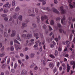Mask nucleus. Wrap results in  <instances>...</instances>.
I'll return each instance as SVG.
<instances>
[{"mask_svg": "<svg viewBox=\"0 0 75 75\" xmlns=\"http://www.w3.org/2000/svg\"><path fill=\"white\" fill-rule=\"evenodd\" d=\"M65 20V16L64 15L63 16V18L61 19V23L62 24H63L64 25H65L66 23H67V21H65L64 23V21Z\"/></svg>", "mask_w": 75, "mask_h": 75, "instance_id": "1", "label": "nucleus"}, {"mask_svg": "<svg viewBox=\"0 0 75 75\" xmlns=\"http://www.w3.org/2000/svg\"><path fill=\"white\" fill-rule=\"evenodd\" d=\"M60 9L61 11V14H64L65 13V11L64 10V7L63 6H62L60 7Z\"/></svg>", "mask_w": 75, "mask_h": 75, "instance_id": "2", "label": "nucleus"}, {"mask_svg": "<svg viewBox=\"0 0 75 75\" xmlns=\"http://www.w3.org/2000/svg\"><path fill=\"white\" fill-rule=\"evenodd\" d=\"M52 11H53V12H54V13H55L57 14H59V11H57V10L55 8H53L52 9Z\"/></svg>", "mask_w": 75, "mask_h": 75, "instance_id": "3", "label": "nucleus"}, {"mask_svg": "<svg viewBox=\"0 0 75 75\" xmlns=\"http://www.w3.org/2000/svg\"><path fill=\"white\" fill-rule=\"evenodd\" d=\"M70 64L72 65H73V69H74V68H75V62L73 61H71L70 62Z\"/></svg>", "mask_w": 75, "mask_h": 75, "instance_id": "4", "label": "nucleus"}, {"mask_svg": "<svg viewBox=\"0 0 75 75\" xmlns=\"http://www.w3.org/2000/svg\"><path fill=\"white\" fill-rule=\"evenodd\" d=\"M9 5V2H8L6 3L5 5H4L3 6V8H7L8 6Z\"/></svg>", "mask_w": 75, "mask_h": 75, "instance_id": "5", "label": "nucleus"}, {"mask_svg": "<svg viewBox=\"0 0 75 75\" xmlns=\"http://www.w3.org/2000/svg\"><path fill=\"white\" fill-rule=\"evenodd\" d=\"M47 18H48V17L46 16H44L43 17L42 16L41 17L42 21H43V20H45V19H47Z\"/></svg>", "mask_w": 75, "mask_h": 75, "instance_id": "6", "label": "nucleus"}, {"mask_svg": "<svg viewBox=\"0 0 75 75\" xmlns=\"http://www.w3.org/2000/svg\"><path fill=\"white\" fill-rule=\"evenodd\" d=\"M27 38H26V39L28 40V39H29V38H31L32 37V35L28 34L27 35Z\"/></svg>", "mask_w": 75, "mask_h": 75, "instance_id": "7", "label": "nucleus"}, {"mask_svg": "<svg viewBox=\"0 0 75 75\" xmlns=\"http://www.w3.org/2000/svg\"><path fill=\"white\" fill-rule=\"evenodd\" d=\"M27 72L25 70H23L22 72V75H26Z\"/></svg>", "mask_w": 75, "mask_h": 75, "instance_id": "8", "label": "nucleus"}, {"mask_svg": "<svg viewBox=\"0 0 75 75\" xmlns=\"http://www.w3.org/2000/svg\"><path fill=\"white\" fill-rule=\"evenodd\" d=\"M12 34L11 35V37H14L16 35V31L14 30H13L12 31Z\"/></svg>", "mask_w": 75, "mask_h": 75, "instance_id": "9", "label": "nucleus"}, {"mask_svg": "<svg viewBox=\"0 0 75 75\" xmlns=\"http://www.w3.org/2000/svg\"><path fill=\"white\" fill-rule=\"evenodd\" d=\"M66 43L67 45V47H69L70 46V43L69 42V41H67L66 42Z\"/></svg>", "mask_w": 75, "mask_h": 75, "instance_id": "10", "label": "nucleus"}, {"mask_svg": "<svg viewBox=\"0 0 75 75\" xmlns=\"http://www.w3.org/2000/svg\"><path fill=\"white\" fill-rule=\"evenodd\" d=\"M49 67H50L51 69H52L53 68H54V64H53V63H51L49 64Z\"/></svg>", "mask_w": 75, "mask_h": 75, "instance_id": "11", "label": "nucleus"}, {"mask_svg": "<svg viewBox=\"0 0 75 75\" xmlns=\"http://www.w3.org/2000/svg\"><path fill=\"white\" fill-rule=\"evenodd\" d=\"M44 1H45V0H38V1H43L42 3L43 5H44L45 4H46V2Z\"/></svg>", "mask_w": 75, "mask_h": 75, "instance_id": "12", "label": "nucleus"}, {"mask_svg": "<svg viewBox=\"0 0 75 75\" xmlns=\"http://www.w3.org/2000/svg\"><path fill=\"white\" fill-rule=\"evenodd\" d=\"M60 39H61V36H60V35H59L58 38H55V40L57 42V41H58V40H59Z\"/></svg>", "mask_w": 75, "mask_h": 75, "instance_id": "13", "label": "nucleus"}, {"mask_svg": "<svg viewBox=\"0 0 75 75\" xmlns=\"http://www.w3.org/2000/svg\"><path fill=\"white\" fill-rule=\"evenodd\" d=\"M59 31L60 33H64V34H65V33H66V32H65L64 30H62L61 29H59Z\"/></svg>", "mask_w": 75, "mask_h": 75, "instance_id": "14", "label": "nucleus"}, {"mask_svg": "<svg viewBox=\"0 0 75 75\" xmlns=\"http://www.w3.org/2000/svg\"><path fill=\"white\" fill-rule=\"evenodd\" d=\"M5 54H6V53L4 52L2 53V54H0V57H4V56L5 55Z\"/></svg>", "mask_w": 75, "mask_h": 75, "instance_id": "15", "label": "nucleus"}, {"mask_svg": "<svg viewBox=\"0 0 75 75\" xmlns=\"http://www.w3.org/2000/svg\"><path fill=\"white\" fill-rule=\"evenodd\" d=\"M34 36L36 37V39H38V38H39L38 37V33H36L35 34V33H34Z\"/></svg>", "mask_w": 75, "mask_h": 75, "instance_id": "16", "label": "nucleus"}, {"mask_svg": "<svg viewBox=\"0 0 75 75\" xmlns=\"http://www.w3.org/2000/svg\"><path fill=\"white\" fill-rule=\"evenodd\" d=\"M15 48L17 51H18V49H19V47L17 45H15Z\"/></svg>", "mask_w": 75, "mask_h": 75, "instance_id": "17", "label": "nucleus"}, {"mask_svg": "<svg viewBox=\"0 0 75 75\" xmlns=\"http://www.w3.org/2000/svg\"><path fill=\"white\" fill-rule=\"evenodd\" d=\"M7 66V64H3L1 66V68H2V69H4L6 67V66Z\"/></svg>", "mask_w": 75, "mask_h": 75, "instance_id": "18", "label": "nucleus"}, {"mask_svg": "<svg viewBox=\"0 0 75 75\" xmlns=\"http://www.w3.org/2000/svg\"><path fill=\"white\" fill-rule=\"evenodd\" d=\"M67 72H69V70H70V67L69 65H67Z\"/></svg>", "mask_w": 75, "mask_h": 75, "instance_id": "19", "label": "nucleus"}, {"mask_svg": "<svg viewBox=\"0 0 75 75\" xmlns=\"http://www.w3.org/2000/svg\"><path fill=\"white\" fill-rule=\"evenodd\" d=\"M16 4V2L15 1H13L12 2V6H15Z\"/></svg>", "mask_w": 75, "mask_h": 75, "instance_id": "20", "label": "nucleus"}, {"mask_svg": "<svg viewBox=\"0 0 75 75\" xmlns=\"http://www.w3.org/2000/svg\"><path fill=\"white\" fill-rule=\"evenodd\" d=\"M50 24L51 25H54V21L53 20H51Z\"/></svg>", "mask_w": 75, "mask_h": 75, "instance_id": "21", "label": "nucleus"}, {"mask_svg": "<svg viewBox=\"0 0 75 75\" xmlns=\"http://www.w3.org/2000/svg\"><path fill=\"white\" fill-rule=\"evenodd\" d=\"M22 25L23 27H27V25L25 23H22Z\"/></svg>", "mask_w": 75, "mask_h": 75, "instance_id": "22", "label": "nucleus"}, {"mask_svg": "<svg viewBox=\"0 0 75 75\" xmlns=\"http://www.w3.org/2000/svg\"><path fill=\"white\" fill-rule=\"evenodd\" d=\"M36 18L37 20L38 23H40V18L38 16H37L36 17Z\"/></svg>", "mask_w": 75, "mask_h": 75, "instance_id": "23", "label": "nucleus"}, {"mask_svg": "<svg viewBox=\"0 0 75 75\" xmlns=\"http://www.w3.org/2000/svg\"><path fill=\"white\" fill-rule=\"evenodd\" d=\"M17 40H19V41H21V39L20 38V37H19V35H17Z\"/></svg>", "mask_w": 75, "mask_h": 75, "instance_id": "24", "label": "nucleus"}, {"mask_svg": "<svg viewBox=\"0 0 75 75\" xmlns=\"http://www.w3.org/2000/svg\"><path fill=\"white\" fill-rule=\"evenodd\" d=\"M22 16H21V15H20L18 16V18L19 20H20L21 21L22 20Z\"/></svg>", "mask_w": 75, "mask_h": 75, "instance_id": "25", "label": "nucleus"}, {"mask_svg": "<svg viewBox=\"0 0 75 75\" xmlns=\"http://www.w3.org/2000/svg\"><path fill=\"white\" fill-rule=\"evenodd\" d=\"M20 10V8L18 6L16 7V9H15V11H18L19 10Z\"/></svg>", "mask_w": 75, "mask_h": 75, "instance_id": "26", "label": "nucleus"}, {"mask_svg": "<svg viewBox=\"0 0 75 75\" xmlns=\"http://www.w3.org/2000/svg\"><path fill=\"white\" fill-rule=\"evenodd\" d=\"M34 66H35V64L33 63L30 66V67L31 68H34Z\"/></svg>", "mask_w": 75, "mask_h": 75, "instance_id": "27", "label": "nucleus"}, {"mask_svg": "<svg viewBox=\"0 0 75 75\" xmlns=\"http://www.w3.org/2000/svg\"><path fill=\"white\" fill-rule=\"evenodd\" d=\"M8 11V10L7 9H5L4 11V13H7Z\"/></svg>", "mask_w": 75, "mask_h": 75, "instance_id": "28", "label": "nucleus"}, {"mask_svg": "<svg viewBox=\"0 0 75 75\" xmlns=\"http://www.w3.org/2000/svg\"><path fill=\"white\" fill-rule=\"evenodd\" d=\"M10 58H9L7 60V64H9V63H10Z\"/></svg>", "mask_w": 75, "mask_h": 75, "instance_id": "29", "label": "nucleus"}, {"mask_svg": "<svg viewBox=\"0 0 75 75\" xmlns=\"http://www.w3.org/2000/svg\"><path fill=\"white\" fill-rule=\"evenodd\" d=\"M16 16H17V13H15L14 15L13 16V18H15V19L16 18Z\"/></svg>", "mask_w": 75, "mask_h": 75, "instance_id": "30", "label": "nucleus"}, {"mask_svg": "<svg viewBox=\"0 0 75 75\" xmlns=\"http://www.w3.org/2000/svg\"><path fill=\"white\" fill-rule=\"evenodd\" d=\"M34 57V54L33 53H31L30 55V57L33 58Z\"/></svg>", "mask_w": 75, "mask_h": 75, "instance_id": "31", "label": "nucleus"}, {"mask_svg": "<svg viewBox=\"0 0 75 75\" xmlns=\"http://www.w3.org/2000/svg\"><path fill=\"white\" fill-rule=\"evenodd\" d=\"M11 51H14V47L13 46H11Z\"/></svg>", "mask_w": 75, "mask_h": 75, "instance_id": "32", "label": "nucleus"}, {"mask_svg": "<svg viewBox=\"0 0 75 75\" xmlns=\"http://www.w3.org/2000/svg\"><path fill=\"white\" fill-rule=\"evenodd\" d=\"M14 42H15L16 43H17L18 44H20V42H18L16 40H14Z\"/></svg>", "mask_w": 75, "mask_h": 75, "instance_id": "33", "label": "nucleus"}, {"mask_svg": "<svg viewBox=\"0 0 75 75\" xmlns=\"http://www.w3.org/2000/svg\"><path fill=\"white\" fill-rule=\"evenodd\" d=\"M54 54L56 56H57L58 55V51L57 50L55 51Z\"/></svg>", "mask_w": 75, "mask_h": 75, "instance_id": "34", "label": "nucleus"}, {"mask_svg": "<svg viewBox=\"0 0 75 75\" xmlns=\"http://www.w3.org/2000/svg\"><path fill=\"white\" fill-rule=\"evenodd\" d=\"M50 57H51L52 58H55V57H54V56L52 54H50Z\"/></svg>", "mask_w": 75, "mask_h": 75, "instance_id": "35", "label": "nucleus"}, {"mask_svg": "<svg viewBox=\"0 0 75 75\" xmlns=\"http://www.w3.org/2000/svg\"><path fill=\"white\" fill-rule=\"evenodd\" d=\"M72 34H71L70 35V36L69 37V39L70 41H71V40H72Z\"/></svg>", "mask_w": 75, "mask_h": 75, "instance_id": "36", "label": "nucleus"}, {"mask_svg": "<svg viewBox=\"0 0 75 75\" xmlns=\"http://www.w3.org/2000/svg\"><path fill=\"white\" fill-rule=\"evenodd\" d=\"M29 21H30V20L28 19H26L25 21V23H28V22H29Z\"/></svg>", "mask_w": 75, "mask_h": 75, "instance_id": "37", "label": "nucleus"}, {"mask_svg": "<svg viewBox=\"0 0 75 75\" xmlns=\"http://www.w3.org/2000/svg\"><path fill=\"white\" fill-rule=\"evenodd\" d=\"M11 20H12V21L13 23L14 22V20H13V19L12 18H11L9 20V21H11Z\"/></svg>", "mask_w": 75, "mask_h": 75, "instance_id": "38", "label": "nucleus"}, {"mask_svg": "<svg viewBox=\"0 0 75 75\" xmlns=\"http://www.w3.org/2000/svg\"><path fill=\"white\" fill-rule=\"evenodd\" d=\"M33 26L34 28H36V27H37L36 24H35V23L33 24Z\"/></svg>", "mask_w": 75, "mask_h": 75, "instance_id": "39", "label": "nucleus"}, {"mask_svg": "<svg viewBox=\"0 0 75 75\" xmlns=\"http://www.w3.org/2000/svg\"><path fill=\"white\" fill-rule=\"evenodd\" d=\"M43 28L44 29H46V28H47V26L45 25H44L43 26Z\"/></svg>", "mask_w": 75, "mask_h": 75, "instance_id": "40", "label": "nucleus"}, {"mask_svg": "<svg viewBox=\"0 0 75 75\" xmlns=\"http://www.w3.org/2000/svg\"><path fill=\"white\" fill-rule=\"evenodd\" d=\"M57 26H58V27H59V28H61V27H62V26L59 23L57 24Z\"/></svg>", "mask_w": 75, "mask_h": 75, "instance_id": "41", "label": "nucleus"}, {"mask_svg": "<svg viewBox=\"0 0 75 75\" xmlns=\"http://www.w3.org/2000/svg\"><path fill=\"white\" fill-rule=\"evenodd\" d=\"M48 27L50 31H51V30H52V28H51V27L49 25Z\"/></svg>", "mask_w": 75, "mask_h": 75, "instance_id": "42", "label": "nucleus"}, {"mask_svg": "<svg viewBox=\"0 0 75 75\" xmlns=\"http://www.w3.org/2000/svg\"><path fill=\"white\" fill-rule=\"evenodd\" d=\"M32 44H34V42H32L28 44V45L29 47L31 46Z\"/></svg>", "mask_w": 75, "mask_h": 75, "instance_id": "43", "label": "nucleus"}, {"mask_svg": "<svg viewBox=\"0 0 75 75\" xmlns=\"http://www.w3.org/2000/svg\"><path fill=\"white\" fill-rule=\"evenodd\" d=\"M57 66L58 67H59V64H60V63L59 62H57Z\"/></svg>", "mask_w": 75, "mask_h": 75, "instance_id": "44", "label": "nucleus"}, {"mask_svg": "<svg viewBox=\"0 0 75 75\" xmlns=\"http://www.w3.org/2000/svg\"><path fill=\"white\" fill-rule=\"evenodd\" d=\"M43 10H47L48 9V7H45L43 8Z\"/></svg>", "mask_w": 75, "mask_h": 75, "instance_id": "45", "label": "nucleus"}, {"mask_svg": "<svg viewBox=\"0 0 75 75\" xmlns=\"http://www.w3.org/2000/svg\"><path fill=\"white\" fill-rule=\"evenodd\" d=\"M69 6L70 8H74V6H72V5L69 4Z\"/></svg>", "mask_w": 75, "mask_h": 75, "instance_id": "46", "label": "nucleus"}, {"mask_svg": "<svg viewBox=\"0 0 75 75\" xmlns=\"http://www.w3.org/2000/svg\"><path fill=\"white\" fill-rule=\"evenodd\" d=\"M56 20L57 21H59L60 20H61V18L59 17H58L56 19Z\"/></svg>", "mask_w": 75, "mask_h": 75, "instance_id": "47", "label": "nucleus"}, {"mask_svg": "<svg viewBox=\"0 0 75 75\" xmlns=\"http://www.w3.org/2000/svg\"><path fill=\"white\" fill-rule=\"evenodd\" d=\"M35 14H33L31 15H29V16H31V17H34V16H35Z\"/></svg>", "mask_w": 75, "mask_h": 75, "instance_id": "48", "label": "nucleus"}, {"mask_svg": "<svg viewBox=\"0 0 75 75\" xmlns=\"http://www.w3.org/2000/svg\"><path fill=\"white\" fill-rule=\"evenodd\" d=\"M39 51L40 52H42V46H41L40 47V49H39Z\"/></svg>", "mask_w": 75, "mask_h": 75, "instance_id": "49", "label": "nucleus"}, {"mask_svg": "<svg viewBox=\"0 0 75 75\" xmlns=\"http://www.w3.org/2000/svg\"><path fill=\"white\" fill-rule=\"evenodd\" d=\"M50 47H51V48H53V47H54V45H53L52 44H50Z\"/></svg>", "mask_w": 75, "mask_h": 75, "instance_id": "50", "label": "nucleus"}, {"mask_svg": "<svg viewBox=\"0 0 75 75\" xmlns=\"http://www.w3.org/2000/svg\"><path fill=\"white\" fill-rule=\"evenodd\" d=\"M58 50L60 52L61 51H62V48L61 47H59L58 49Z\"/></svg>", "mask_w": 75, "mask_h": 75, "instance_id": "51", "label": "nucleus"}, {"mask_svg": "<svg viewBox=\"0 0 75 75\" xmlns=\"http://www.w3.org/2000/svg\"><path fill=\"white\" fill-rule=\"evenodd\" d=\"M17 67V64L16 63H15L14 64V68H16Z\"/></svg>", "mask_w": 75, "mask_h": 75, "instance_id": "52", "label": "nucleus"}, {"mask_svg": "<svg viewBox=\"0 0 75 75\" xmlns=\"http://www.w3.org/2000/svg\"><path fill=\"white\" fill-rule=\"evenodd\" d=\"M26 37V34H24L22 35V37Z\"/></svg>", "mask_w": 75, "mask_h": 75, "instance_id": "53", "label": "nucleus"}, {"mask_svg": "<svg viewBox=\"0 0 75 75\" xmlns=\"http://www.w3.org/2000/svg\"><path fill=\"white\" fill-rule=\"evenodd\" d=\"M54 2L55 4H57L58 3V1H57V0H54Z\"/></svg>", "mask_w": 75, "mask_h": 75, "instance_id": "54", "label": "nucleus"}, {"mask_svg": "<svg viewBox=\"0 0 75 75\" xmlns=\"http://www.w3.org/2000/svg\"><path fill=\"white\" fill-rule=\"evenodd\" d=\"M1 16L2 17H6V16H7V15L6 14H3Z\"/></svg>", "mask_w": 75, "mask_h": 75, "instance_id": "55", "label": "nucleus"}, {"mask_svg": "<svg viewBox=\"0 0 75 75\" xmlns=\"http://www.w3.org/2000/svg\"><path fill=\"white\" fill-rule=\"evenodd\" d=\"M6 75H9V73H8V71H6Z\"/></svg>", "mask_w": 75, "mask_h": 75, "instance_id": "56", "label": "nucleus"}, {"mask_svg": "<svg viewBox=\"0 0 75 75\" xmlns=\"http://www.w3.org/2000/svg\"><path fill=\"white\" fill-rule=\"evenodd\" d=\"M28 12L29 14H31V10H29Z\"/></svg>", "mask_w": 75, "mask_h": 75, "instance_id": "57", "label": "nucleus"}, {"mask_svg": "<svg viewBox=\"0 0 75 75\" xmlns=\"http://www.w3.org/2000/svg\"><path fill=\"white\" fill-rule=\"evenodd\" d=\"M38 69V67H37V66H35V67L34 68V69L35 70H37V69Z\"/></svg>", "mask_w": 75, "mask_h": 75, "instance_id": "58", "label": "nucleus"}, {"mask_svg": "<svg viewBox=\"0 0 75 75\" xmlns=\"http://www.w3.org/2000/svg\"><path fill=\"white\" fill-rule=\"evenodd\" d=\"M35 11L36 13H38V9H37V8H35Z\"/></svg>", "mask_w": 75, "mask_h": 75, "instance_id": "59", "label": "nucleus"}, {"mask_svg": "<svg viewBox=\"0 0 75 75\" xmlns=\"http://www.w3.org/2000/svg\"><path fill=\"white\" fill-rule=\"evenodd\" d=\"M18 63L20 64H21V60H18Z\"/></svg>", "mask_w": 75, "mask_h": 75, "instance_id": "60", "label": "nucleus"}, {"mask_svg": "<svg viewBox=\"0 0 75 75\" xmlns=\"http://www.w3.org/2000/svg\"><path fill=\"white\" fill-rule=\"evenodd\" d=\"M57 72V68H56L54 69V73H55Z\"/></svg>", "mask_w": 75, "mask_h": 75, "instance_id": "61", "label": "nucleus"}, {"mask_svg": "<svg viewBox=\"0 0 75 75\" xmlns=\"http://www.w3.org/2000/svg\"><path fill=\"white\" fill-rule=\"evenodd\" d=\"M72 17H69V21H71V20H72Z\"/></svg>", "mask_w": 75, "mask_h": 75, "instance_id": "62", "label": "nucleus"}, {"mask_svg": "<svg viewBox=\"0 0 75 75\" xmlns=\"http://www.w3.org/2000/svg\"><path fill=\"white\" fill-rule=\"evenodd\" d=\"M62 67H60L59 68V70H60V71H62Z\"/></svg>", "mask_w": 75, "mask_h": 75, "instance_id": "63", "label": "nucleus"}, {"mask_svg": "<svg viewBox=\"0 0 75 75\" xmlns=\"http://www.w3.org/2000/svg\"><path fill=\"white\" fill-rule=\"evenodd\" d=\"M30 73L31 74V75H33V72H32V71H30Z\"/></svg>", "mask_w": 75, "mask_h": 75, "instance_id": "64", "label": "nucleus"}]
</instances>
